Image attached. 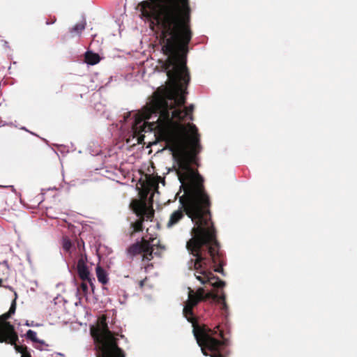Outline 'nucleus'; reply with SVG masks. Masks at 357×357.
<instances>
[{
	"label": "nucleus",
	"mask_w": 357,
	"mask_h": 357,
	"mask_svg": "<svg viewBox=\"0 0 357 357\" xmlns=\"http://www.w3.org/2000/svg\"><path fill=\"white\" fill-rule=\"evenodd\" d=\"M192 109L193 105L183 107V105L170 104L168 100L158 98L136 119L132 130L138 134L154 132L166 141L176 162L178 178L184 192L179 198L181 207L170 215L167 227L171 228L177 225L183 218L184 213L188 215L195 225L193 236L186 245L192 255L189 266L195 270V276L201 284L223 287L225 282L213 275L211 261L205 257L208 252L213 262L216 263L218 254L214 230L206 208L208 199L202 189V177L190 167L200 151L197 129L192 123H179L185 119L192 121Z\"/></svg>",
	"instance_id": "obj_1"
},
{
	"label": "nucleus",
	"mask_w": 357,
	"mask_h": 357,
	"mask_svg": "<svg viewBox=\"0 0 357 357\" xmlns=\"http://www.w3.org/2000/svg\"><path fill=\"white\" fill-rule=\"evenodd\" d=\"M143 8L160 26L162 50L167 56V85L154 93L151 102L161 98L170 104L184 105L190 80L183 56L191 38L188 0H149L143 3Z\"/></svg>",
	"instance_id": "obj_2"
},
{
	"label": "nucleus",
	"mask_w": 357,
	"mask_h": 357,
	"mask_svg": "<svg viewBox=\"0 0 357 357\" xmlns=\"http://www.w3.org/2000/svg\"><path fill=\"white\" fill-rule=\"evenodd\" d=\"M209 298L215 301L218 298V296L212 292L204 294V289L202 287L198 288L196 291L189 287L188 298L183 307V314L187 320L192 324L194 336L204 356H207L206 349L211 352H215L218 351L222 346L220 341L212 337V332L208 331L206 328H201L197 326L194 321L192 317V308L200 301Z\"/></svg>",
	"instance_id": "obj_3"
},
{
	"label": "nucleus",
	"mask_w": 357,
	"mask_h": 357,
	"mask_svg": "<svg viewBox=\"0 0 357 357\" xmlns=\"http://www.w3.org/2000/svg\"><path fill=\"white\" fill-rule=\"evenodd\" d=\"M160 181L162 183V185H165V181L160 177H149L146 181V185L143 187V190L141 193V199L132 201L131 204L132 208L139 218V220L132 225V228L135 231H140L142 230V223L145 219L146 220H151L154 211L152 208V203L149 204L146 203V198L152 190L158 192Z\"/></svg>",
	"instance_id": "obj_4"
},
{
	"label": "nucleus",
	"mask_w": 357,
	"mask_h": 357,
	"mask_svg": "<svg viewBox=\"0 0 357 357\" xmlns=\"http://www.w3.org/2000/svg\"><path fill=\"white\" fill-rule=\"evenodd\" d=\"M91 335L98 349L104 357H124L121 350L116 346L113 335L107 328L105 317L91 330Z\"/></svg>",
	"instance_id": "obj_5"
},
{
	"label": "nucleus",
	"mask_w": 357,
	"mask_h": 357,
	"mask_svg": "<svg viewBox=\"0 0 357 357\" xmlns=\"http://www.w3.org/2000/svg\"><path fill=\"white\" fill-rule=\"evenodd\" d=\"M16 303L15 299L12 302L9 311L0 317V342H8L11 344H15L17 340L14 327L13 325L6 321L15 312Z\"/></svg>",
	"instance_id": "obj_6"
},
{
	"label": "nucleus",
	"mask_w": 357,
	"mask_h": 357,
	"mask_svg": "<svg viewBox=\"0 0 357 357\" xmlns=\"http://www.w3.org/2000/svg\"><path fill=\"white\" fill-rule=\"evenodd\" d=\"M158 241L153 238L151 242H149L146 240L142 241L141 245L135 244L132 245L129 252H132L134 254L137 252L143 253V259L150 261L153 258V255H158V252L155 251V246L157 245Z\"/></svg>",
	"instance_id": "obj_7"
},
{
	"label": "nucleus",
	"mask_w": 357,
	"mask_h": 357,
	"mask_svg": "<svg viewBox=\"0 0 357 357\" xmlns=\"http://www.w3.org/2000/svg\"><path fill=\"white\" fill-rule=\"evenodd\" d=\"M77 272L79 274V276L82 280L87 281L92 290H94L95 286V278L93 277V275L91 274L89 268L87 265L85 264V262L82 259H79L77 262Z\"/></svg>",
	"instance_id": "obj_8"
},
{
	"label": "nucleus",
	"mask_w": 357,
	"mask_h": 357,
	"mask_svg": "<svg viewBox=\"0 0 357 357\" xmlns=\"http://www.w3.org/2000/svg\"><path fill=\"white\" fill-rule=\"evenodd\" d=\"M96 273L99 282L106 284L109 281V277L107 271L100 266L96 268Z\"/></svg>",
	"instance_id": "obj_9"
},
{
	"label": "nucleus",
	"mask_w": 357,
	"mask_h": 357,
	"mask_svg": "<svg viewBox=\"0 0 357 357\" xmlns=\"http://www.w3.org/2000/svg\"><path fill=\"white\" fill-rule=\"evenodd\" d=\"M85 61L87 64L93 66L100 61V57L98 54L87 51L85 53Z\"/></svg>",
	"instance_id": "obj_10"
},
{
	"label": "nucleus",
	"mask_w": 357,
	"mask_h": 357,
	"mask_svg": "<svg viewBox=\"0 0 357 357\" xmlns=\"http://www.w3.org/2000/svg\"><path fill=\"white\" fill-rule=\"evenodd\" d=\"M86 25V20L83 18L79 23L76 24L73 26L71 30V33L79 36L82 31L85 29Z\"/></svg>",
	"instance_id": "obj_11"
},
{
	"label": "nucleus",
	"mask_w": 357,
	"mask_h": 357,
	"mask_svg": "<svg viewBox=\"0 0 357 357\" xmlns=\"http://www.w3.org/2000/svg\"><path fill=\"white\" fill-rule=\"evenodd\" d=\"M26 337L27 339L31 340L33 342H38V343H40L41 344H45L43 340H40L38 339L36 332H35L33 330L29 329L26 332Z\"/></svg>",
	"instance_id": "obj_12"
},
{
	"label": "nucleus",
	"mask_w": 357,
	"mask_h": 357,
	"mask_svg": "<svg viewBox=\"0 0 357 357\" xmlns=\"http://www.w3.org/2000/svg\"><path fill=\"white\" fill-rule=\"evenodd\" d=\"M62 247L63 250L67 252H70V250L72 248L71 241L68 238H63L62 240Z\"/></svg>",
	"instance_id": "obj_13"
},
{
	"label": "nucleus",
	"mask_w": 357,
	"mask_h": 357,
	"mask_svg": "<svg viewBox=\"0 0 357 357\" xmlns=\"http://www.w3.org/2000/svg\"><path fill=\"white\" fill-rule=\"evenodd\" d=\"M15 347L22 354V357H31L30 355L26 352H24L22 349L19 350L17 346H15Z\"/></svg>",
	"instance_id": "obj_14"
},
{
	"label": "nucleus",
	"mask_w": 357,
	"mask_h": 357,
	"mask_svg": "<svg viewBox=\"0 0 357 357\" xmlns=\"http://www.w3.org/2000/svg\"><path fill=\"white\" fill-rule=\"evenodd\" d=\"M25 324L27 326H40V324H34L33 321H31L30 322L29 321H26Z\"/></svg>",
	"instance_id": "obj_15"
},
{
	"label": "nucleus",
	"mask_w": 357,
	"mask_h": 357,
	"mask_svg": "<svg viewBox=\"0 0 357 357\" xmlns=\"http://www.w3.org/2000/svg\"><path fill=\"white\" fill-rule=\"evenodd\" d=\"M218 302L222 303L223 301H225V294L221 295L220 296H218V298L215 300Z\"/></svg>",
	"instance_id": "obj_16"
},
{
	"label": "nucleus",
	"mask_w": 357,
	"mask_h": 357,
	"mask_svg": "<svg viewBox=\"0 0 357 357\" xmlns=\"http://www.w3.org/2000/svg\"><path fill=\"white\" fill-rule=\"evenodd\" d=\"M155 193H158V192H156V191L152 190V191L149 193V194H151V197H149V201H150L151 202H153V200H151V199H152V198H153V197L154 196V194H155Z\"/></svg>",
	"instance_id": "obj_17"
},
{
	"label": "nucleus",
	"mask_w": 357,
	"mask_h": 357,
	"mask_svg": "<svg viewBox=\"0 0 357 357\" xmlns=\"http://www.w3.org/2000/svg\"><path fill=\"white\" fill-rule=\"evenodd\" d=\"M220 303L222 304V309H224L225 310H227V303H226L225 301H223V302H222Z\"/></svg>",
	"instance_id": "obj_18"
},
{
	"label": "nucleus",
	"mask_w": 357,
	"mask_h": 357,
	"mask_svg": "<svg viewBox=\"0 0 357 357\" xmlns=\"http://www.w3.org/2000/svg\"><path fill=\"white\" fill-rule=\"evenodd\" d=\"M211 357H222V356L221 355H220L219 354H214L211 355Z\"/></svg>",
	"instance_id": "obj_19"
},
{
	"label": "nucleus",
	"mask_w": 357,
	"mask_h": 357,
	"mask_svg": "<svg viewBox=\"0 0 357 357\" xmlns=\"http://www.w3.org/2000/svg\"><path fill=\"white\" fill-rule=\"evenodd\" d=\"M82 287L83 290H86L87 288V286L85 284H82Z\"/></svg>",
	"instance_id": "obj_20"
},
{
	"label": "nucleus",
	"mask_w": 357,
	"mask_h": 357,
	"mask_svg": "<svg viewBox=\"0 0 357 357\" xmlns=\"http://www.w3.org/2000/svg\"><path fill=\"white\" fill-rule=\"evenodd\" d=\"M59 356H62V354L60 353H57L55 354V356L54 357H58Z\"/></svg>",
	"instance_id": "obj_21"
},
{
	"label": "nucleus",
	"mask_w": 357,
	"mask_h": 357,
	"mask_svg": "<svg viewBox=\"0 0 357 357\" xmlns=\"http://www.w3.org/2000/svg\"><path fill=\"white\" fill-rule=\"evenodd\" d=\"M215 271H216V272H220L221 271H220L219 268H216V269H215Z\"/></svg>",
	"instance_id": "obj_22"
},
{
	"label": "nucleus",
	"mask_w": 357,
	"mask_h": 357,
	"mask_svg": "<svg viewBox=\"0 0 357 357\" xmlns=\"http://www.w3.org/2000/svg\"><path fill=\"white\" fill-rule=\"evenodd\" d=\"M143 284H144V281H141L140 282V285L142 287L143 286Z\"/></svg>",
	"instance_id": "obj_23"
}]
</instances>
